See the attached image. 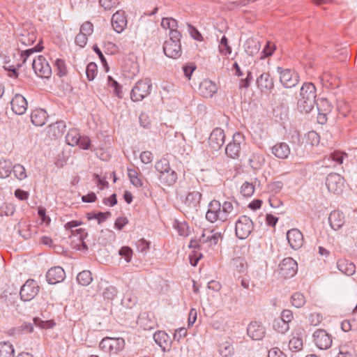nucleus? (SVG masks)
I'll return each instance as SVG.
<instances>
[{"mask_svg": "<svg viewBox=\"0 0 357 357\" xmlns=\"http://www.w3.org/2000/svg\"><path fill=\"white\" fill-rule=\"evenodd\" d=\"M107 84L109 86L113 88V93L119 98L123 97L121 91V86L114 80L112 76L107 77Z\"/></svg>", "mask_w": 357, "mask_h": 357, "instance_id": "obj_42", "label": "nucleus"}, {"mask_svg": "<svg viewBox=\"0 0 357 357\" xmlns=\"http://www.w3.org/2000/svg\"><path fill=\"white\" fill-rule=\"evenodd\" d=\"M150 243L146 241L144 238L139 239L136 243V246L138 251L141 252H146L149 248Z\"/></svg>", "mask_w": 357, "mask_h": 357, "instance_id": "obj_64", "label": "nucleus"}, {"mask_svg": "<svg viewBox=\"0 0 357 357\" xmlns=\"http://www.w3.org/2000/svg\"><path fill=\"white\" fill-rule=\"evenodd\" d=\"M254 225L252 220L247 215H241L235 224V232L240 239H245L253 230Z\"/></svg>", "mask_w": 357, "mask_h": 357, "instance_id": "obj_4", "label": "nucleus"}, {"mask_svg": "<svg viewBox=\"0 0 357 357\" xmlns=\"http://www.w3.org/2000/svg\"><path fill=\"white\" fill-rule=\"evenodd\" d=\"M291 299L292 305L297 308L301 307L305 303V298L303 294L300 292L293 294Z\"/></svg>", "mask_w": 357, "mask_h": 357, "instance_id": "obj_43", "label": "nucleus"}, {"mask_svg": "<svg viewBox=\"0 0 357 357\" xmlns=\"http://www.w3.org/2000/svg\"><path fill=\"white\" fill-rule=\"evenodd\" d=\"M244 137L240 132H236L233 135L232 142L229 143L225 148V153L228 157L237 159L240 156L241 144Z\"/></svg>", "mask_w": 357, "mask_h": 357, "instance_id": "obj_7", "label": "nucleus"}, {"mask_svg": "<svg viewBox=\"0 0 357 357\" xmlns=\"http://www.w3.org/2000/svg\"><path fill=\"white\" fill-rule=\"evenodd\" d=\"M99 2L105 10H111L119 4V0H99Z\"/></svg>", "mask_w": 357, "mask_h": 357, "instance_id": "obj_60", "label": "nucleus"}, {"mask_svg": "<svg viewBox=\"0 0 357 357\" xmlns=\"http://www.w3.org/2000/svg\"><path fill=\"white\" fill-rule=\"evenodd\" d=\"M220 220L226 221L229 216H234L236 212L234 208V203L231 201H225L222 205L220 204Z\"/></svg>", "mask_w": 357, "mask_h": 357, "instance_id": "obj_28", "label": "nucleus"}, {"mask_svg": "<svg viewBox=\"0 0 357 357\" xmlns=\"http://www.w3.org/2000/svg\"><path fill=\"white\" fill-rule=\"evenodd\" d=\"M316 88L314 84L305 82L303 84L300 91V97L298 100L297 107L301 112H310L316 102Z\"/></svg>", "mask_w": 357, "mask_h": 357, "instance_id": "obj_1", "label": "nucleus"}, {"mask_svg": "<svg viewBox=\"0 0 357 357\" xmlns=\"http://www.w3.org/2000/svg\"><path fill=\"white\" fill-rule=\"evenodd\" d=\"M155 168L156 171L159 172V174H162L167 171V169H170L169 160L166 158H161L160 160L156 162Z\"/></svg>", "mask_w": 357, "mask_h": 357, "instance_id": "obj_51", "label": "nucleus"}, {"mask_svg": "<svg viewBox=\"0 0 357 357\" xmlns=\"http://www.w3.org/2000/svg\"><path fill=\"white\" fill-rule=\"evenodd\" d=\"M65 122L63 121H59L48 126L47 134L50 137L57 139L62 136L65 131Z\"/></svg>", "mask_w": 357, "mask_h": 357, "instance_id": "obj_27", "label": "nucleus"}, {"mask_svg": "<svg viewBox=\"0 0 357 357\" xmlns=\"http://www.w3.org/2000/svg\"><path fill=\"white\" fill-rule=\"evenodd\" d=\"M98 73V67L97 65L91 62L86 66V75L89 81H92L94 79Z\"/></svg>", "mask_w": 357, "mask_h": 357, "instance_id": "obj_52", "label": "nucleus"}, {"mask_svg": "<svg viewBox=\"0 0 357 357\" xmlns=\"http://www.w3.org/2000/svg\"><path fill=\"white\" fill-rule=\"evenodd\" d=\"M326 185L329 192L338 195L343 190L344 178L339 174L331 173L326 177Z\"/></svg>", "mask_w": 357, "mask_h": 357, "instance_id": "obj_10", "label": "nucleus"}, {"mask_svg": "<svg viewBox=\"0 0 357 357\" xmlns=\"http://www.w3.org/2000/svg\"><path fill=\"white\" fill-rule=\"evenodd\" d=\"M273 327L275 331L280 333H285L287 331H289V324L280 321L279 319L275 320L273 324Z\"/></svg>", "mask_w": 357, "mask_h": 357, "instance_id": "obj_55", "label": "nucleus"}, {"mask_svg": "<svg viewBox=\"0 0 357 357\" xmlns=\"http://www.w3.org/2000/svg\"><path fill=\"white\" fill-rule=\"evenodd\" d=\"M188 31L190 36L196 40L201 41L203 38L199 31L193 26L190 24H188Z\"/></svg>", "mask_w": 357, "mask_h": 357, "instance_id": "obj_63", "label": "nucleus"}, {"mask_svg": "<svg viewBox=\"0 0 357 357\" xmlns=\"http://www.w3.org/2000/svg\"><path fill=\"white\" fill-rule=\"evenodd\" d=\"M15 211V206L12 203H3L0 206V213L6 216H11Z\"/></svg>", "mask_w": 357, "mask_h": 357, "instance_id": "obj_50", "label": "nucleus"}, {"mask_svg": "<svg viewBox=\"0 0 357 357\" xmlns=\"http://www.w3.org/2000/svg\"><path fill=\"white\" fill-rule=\"evenodd\" d=\"M297 271V262L291 257L284 258L279 264V274L284 278H292Z\"/></svg>", "mask_w": 357, "mask_h": 357, "instance_id": "obj_8", "label": "nucleus"}, {"mask_svg": "<svg viewBox=\"0 0 357 357\" xmlns=\"http://www.w3.org/2000/svg\"><path fill=\"white\" fill-rule=\"evenodd\" d=\"M159 180L160 183L167 186H171L174 185L177 180L176 172L172 169H167V171L159 174Z\"/></svg>", "mask_w": 357, "mask_h": 357, "instance_id": "obj_30", "label": "nucleus"}, {"mask_svg": "<svg viewBox=\"0 0 357 357\" xmlns=\"http://www.w3.org/2000/svg\"><path fill=\"white\" fill-rule=\"evenodd\" d=\"M202 194L197 191L189 192L186 196L185 204L190 209L197 210L199 205Z\"/></svg>", "mask_w": 357, "mask_h": 357, "instance_id": "obj_31", "label": "nucleus"}, {"mask_svg": "<svg viewBox=\"0 0 357 357\" xmlns=\"http://www.w3.org/2000/svg\"><path fill=\"white\" fill-rule=\"evenodd\" d=\"M255 191L254 185L245 182L241 186V192L244 197H250Z\"/></svg>", "mask_w": 357, "mask_h": 357, "instance_id": "obj_56", "label": "nucleus"}, {"mask_svg": "<svg viewBox=\"0 0 357 357\" xmlns=\"http://www.w3.org/2000/svg\"><path fill=\"white\" fill-rule=\"evenodd\" d=\"M10 104L13 112L17 115L24 114L27 109V101L21 94H15Z\"/></svg>", "mask_w": 357, "mask_h": 357, "instance_id": "obj_14", "label": "nucleus"}, {"mask_svg": "<svg viewBox=\"0 0 357 357\" xmlns=\"http://www.w3.org/2000/svg\"><path fill=\"white\" fill-rule=\"evenodd\" d=\"M313 337L316 345L321 349H327L332 344L331 336L324 331H317Z\"/></svg>", "mask_w": 357, "mask_h": 357, "instance_id": "obj_17", "label": "nucleus"}, {"mask_svg": "<svg viewBox=\"0 0 357 357\" xmlns=\"http://www.w3.org/2000/svg\"><path fill=\"white\" fill-rule=\"evenodd\" d=\"M125 346V341L121 337H110L111 354H116L121 351Z\"/></svg>", "mask_w": 357, "mask_h": 357, "instance_id": "obj_36", "label": "nucleus"}, {"mask_svg": "<svg viewBox=\"0 0 357 357\" xmlns=\"http://www.w3.org/2000/svg\"><path fill=\"white\" fill-rule=\"evenodd\" d=\"M289 349L297 351L303 348V340L298 336H294L289 342Z\"/></svg>", "mask_w": 357, "mask_h": 357, "instance_id": "obj_45", "label": "nucleus"}, {"mask_svg": "<svg viewBox=\"0 0 357 357\" xmlns=\"http://www.w3.org/2000/svg\"><path fill=\"white\" fill-rule=\"evenodd\" d=\"M287 239L290 247L295 250L300 249L304 242L303 234L296 228L287 231Z\"/></svg>", "mask_w": 357, "mask_h": 357, "instance_id": "obj_12", "label": "nucleus"}, {"mask_svg": "<svg viewBox=\"0 0 357 357\" xmlns=\"http://www.w3.org/2000/svg\"><path fill=\"white\" fill-rule=\"evenodd\" d=\"M15 350L9 342H0V357H13Z\"/></svg>", "mask_w": 357, "mask_h": 357, "instance_id": "obj_34", "label": "nucleus"}, {"mask_svg": "<svg viewBox=\"0 0 357 357\" xmlns=\"http://www.w3.org/2000/svg\"><path fill=\"white\" fill-rule=\"evenodd\" d=\"M330 226L334 230H338L344 223V216L340 211H332L328 217Z\"/></svg>", "mask_w": 357, "mask_h": 357, "instance_id": "obj_26", "label": "nucleus"}, {"mask_svg": "<svg viewBox=\"0 0 357 357\" xmlns=\"http://www.w3.org/2000/svg\"><path fill=\"white\" fill-rule=\"evenodd\" d=\"M247 333L254 340H261L265 335V328L257 321H252L247 328Z\"/></svg>", "mask_w": 357, "mask_h": 357, "instance_id": "obj_16", "label": "nucleus"}, {"mask_svg": "<svg viewBox=\"0 0 357 357\" xmlns=\"http://www.w3.org/2000/svg\"><path fill=\"white\" fill-rule=\"evenodd\" d=\"M217 90L216 84L208 79L203 80L199 84V92L204 98H211Z\"/></svg>", "mask_w": 357, "mask_h": 357, "instance_id": "obj_22", "label": "nucleus"}, {"mask_svg": "<svg viewBox=\"0 0 357 357\" xmlns=\"http://www.w3.org/2000/svg\"><path fill=\"white\" fill-rule=\"evenodd\" d=\"M111 216V213L109 211L107 212H98V213H89L86 215V218L89 220H97L98 223L100 224L102 222L105 221L108 218Z\"/></svg>", "mask_w": 357, "mask_h": 357, "instance_id": "obj_37", "label": "nucleus"}, {"mask_svg": "<svg viewBox=\"0 0 357 357\" xmlns=\"http://www.w3.org/2000/svg\"><path fill=\"white\" fill-rule=\"evenodd\" d=\"M91 273L89 271H83L77 276V280L79 284L87 286L92 282Z\"/></svg>", "mask_w": 357, "mask_h": 357, "instance_id": "obj_40", "label": "nucleus"}, {"mask_svg": "<svg viewBox=\"0 0 357 357\" xmlns=\"http://www.w3.org/2000/svg\"><path fill=\"white\" fill-rule=\"evenodd\" d=\"M119 255L124 258L127 263H129L132 259V250L128 246H123L119 250Z\"/></svg>", "mask_w": 357, "mask_h": 357, "instance_id": "obj_53", "label": "nucleus"}, {"mask_svg": "<svg viewBox=\"0 0 357 357\" xmlns=\"http://www.w3.org/2000/svg\"><path fill=\"white\" fill-rule=\"evenodd\" d=\"M32 67L36 75L41 78H49L52 75V68L43 56L33 59Z\"/></svg>", "mask_w": 357, "mask_h": 357, "instance_id": "obj_6", "label": "nucleus"}, {"mask_svg": "<svg viewBox=\"0 0 357 357\" xmlns=\"http://www.w3.org/2000/svg\"><path fill=\"white\" fill-rule=\"evenodd\" d=\"M39 286L34 280H28L21 287L20 295L22 300L29 301L38 294Z\"/></svg>", "mask_w": 357, "mask_h": 357, "instance_id": "obj_9", "label": "nucleus"}, {"mask_svg": "<svg viewBox=\"0 0 357 357\" xmlns=\"http://www.w3.org/2000/svg\"><path fill=\"white\" fill-rule=\"evenodd\" d=\"M128 175L131 183L137 188L142 187V181L138 177V173L135 169L128 168Z\"/></svg>", "mask_w": 357, "mask_h": 357, "instance_id": "obj_44", "label": "nucleus"}, {"mask_svg": "<svg viewBox=\"0 0 357 357\" xmlns=\"http://www.w3.org/2000/svg\"><path fill=\"white\" fill-rule=\"evenodd\" d=\"M12 172H13L15 177L20 181H22L27 177L24 167L20 164H15L13 165Z\"/></svg>", "mask_w": 357, "mask_h": 357, "instance_id": "obj_41", "label": "nucleus"}, {"mask_svg": "<svg viewBox=\"0 0 357 357\" xmlns=\"http://www.w3.org/2000/svg\"><path fill=\"white\" fill-rule=\"evenodd\" d=\"M218 352L222 357H229L233 353V347L229 342H224L219 346Z\"/></svg>", "mask_w": 357, "mask_h": 357, "instance_id": "obj_48", "label": "nucleus"}, {"mask_svg": "<svg viewBox=\"0 0 357 357\" xmlns=\"http://www.w3.org/2000/svg\"><path fill=\"white\" fill-rule=\"evenodd\" d=\"M277 73L280 75V82L285 88H292L299 82V76L295 71L278 66Z\"/></svg>", "mask_w": 357, "mask_h": 357, "instance_id": "obj_5", "label": "nucleus"}, {"mask_svg": "<svg viewBox=\"0 0 357 357\" xmlns=\"http://www.w3.org/2000/svg\"><path fill=\"white\" fill-rule=\"evenodd\" d=\"M93 32V25L91 22L87 21L83 23L80 27V33L86 36H91Z\"/></svg>", "mask_w": 357, "mask_h": 357, "instance_id": "obj_59", "label": "nucleus"}, {"mask_svg": "<svg viewBox=\"0 0 357 357\" xmlns=\"http://www.w3.org/2000/svg\"><path fill=\"white\" fill-rule=\"evenodd\" d=\"M222 233L215 230L204 231L199 241L201 243H208L209 246L218 244L220 239L222 238Z\"/></svg>", "mask_w": 357, "mask_h": 357, "instance_id": "obj_18", "label": "nucleus"}, {"mask_svg": "<svg viewBox=\"0 0 357 357\" xmlns=\"http://www.w3.org/2000/svg\"><path fill=\"white\" fill-rule=\"evenodd\" d=\"M117 293L118 291L116 287L109 286L105 289L103 296L106 299L112 300L116 297Z\"/></svg>", "mask_w": 357, "mask_h": 357, "instance_id": "obj_58", "label": "nucleus"}, {"mask_svg": "<svg viewBox=\"0 0 357 357\" xmlns=\"http://www.w3.org/2000/svg\"><path fill=\"white\" fill-rule=\"evenodd\" d=\"M54 63L58 70L57 75L61 77L66 75L68 71L65 61L63 59H57Z\"/></svg>", "mask_w": 357, "mask_h": 357, "instance_id": "obj_54", "label": "nucleus"}, {"mask_svg": "<svg viewBox=\"0 0 357 357\" xmlns=\"http://www.w3.org/2000/svg\"><path fill=\"white\" fill-rule=\"evenodd\" d=\"M162 28L169 29V35L173 31H178L177 30L178 24L177 21L172 17H163L161 22Z\"/></svg>", "mask_w": 357, "mask_h": 357, "instance_id": "obj_38", "label": "nucleus"}, {"mask_svg": "<svg viewBox=\"0 0 357 357\" xmlns=\"http://www.w3.org/2000/svg\"><path fill=\"white\" fill-rule=\"evenodd\" d=\"M18 40L24 45H32L36 40V29L29 26L28 29H23L18 36Z\"/></svg>", "mask_w": 357, "mask_h": 357, "instance_id": "obj_20", "label": "nucleus"}, {"mask_svg": "<svg viewBox=\"0 0 357 357\" xmlns=\"http://www.w3.org/2000/svg\"><path fill=\"white\" fill-rule=\"evenodd\" d=\"M112 25L114 31L119 33L124 30L127 25V20L124 11L119 10L112 15Z\"/></svg>", "mask_w": 357, "mask_h": 357, "instance_id": "obj_21", "label": "nucleus"}, {"mask_svg": "<svg viewBox=\"0 0 357 357\" xmlns=\"http://www.w3.org/2000/svg\"><path fill=\"white\" fill-rule=\"evenodd\" d=\"M219 51L223 55H229L231 53V47L228 44V39L223 36L219 44Z\"/></svg>", "mask_w": 357, "mask_h": 357, "instance_id": "obj_46", "label": "nucleus"}, {"mask_svg": "<svg viewBox=\"0 0 357 357\" xmlns=\"http://www.w3.org/2000/svg\"><path fill=\"white\" fill-rule=\"evenodd\" d=\"M47 113L43 109H36L31 112V121L36 126H43L47 121Z\"/></svg>", "mask_w": 357, "mask_h": 357, "instance_id": "obj_29", "label": "nucleus"}, {"mask_svg": "<svg viewBox=\"0 0 357 357\" xmlns=\"http://www.w3.org/2000/svg\"><path fill=\"white\" fill-rule=\"evenodd\" d=\"M271 153L278 158L286 159L290 154V148L285 142H278L271 148Z\"/></svg>", "mask_w": 357, "mask_h": 357, "instance_id": "obj_25", "label": "nucleus"}, {"mask_svg": "<svg viewBox=\"0 0 357 357\" xmlns=\"http://www.w3.org/2000/svg\"><path fill=\"white\" fill-rule=\"evenodd\" d=\"M181 37V34L179 31H173L169 34V39L166 40L163 45V51L167 56L173 59L181 56L182 53Z\"/></svg>", "mask_w": 357, "mask_h": 357, "instance_id": "obj_2", "label": "nucleus"}, {"mask_svg": "<svg viewBox=\"0 0 357 357\" xmlns=\"http://www.w3.org/2000/svg\"><path fill=\"white\" fill-rule=\"evenodd\" d=\"M13 163L9 160H0V178H6L10 176L12 172Z\"/></svg>", "mask_w": 357, "mask_h": 357, "instance_id": "obj_33", "label": "nucleus"}, {"mask_svg": "<svg viewBox=\"0 0 357 357\" xmlns=\"http://www.w3.org/2000/svg\"><path fill=\"white\" fill-rule=\"evenodd\" d=\"M336 357H355V352L349 345H341L340 347L339 354Z\"/></svg>", "mask_w": 357, "mask_h": 357, "instance_id": "obj_49", "label": "nucleus"}, {"mask_svg": "<svg viewBox=\"0 0 357 357\" xmlns=\"http://www.w3.org/2000/svg\"><path fill=\"white\" fill-rule=\"evenodd\" d=\"M220 202L218 200L211 201L206 213V220L212 223L220 220Z\"/></svg>", "mask_w": 357, "mask_h": 357, "instance_id": "obj_19", "label": "nucleus"}, {"mask_svg": "<svg viewBox=\"0 0 357 357\" xmlns=\"http://www.w3.org/2000/svg\"><path fill=\"white\" fill-rule=\"evenodd\" d=\"M338 269L347 275H352L356 271V266L347 260L339 261L337 264Z\"/></svg>", "mask_w": 357, "mask_h": 357, "instance_id": "obj_32", "label": "nucleus"}, {"mask_svg": "<svg viewBox=\"0 0 357 357\" xmlns=\"http://www.w3.org/2000/svg\"><path fill=\"white\" fill-rule=\"evenodd\" d=\"M250 166L254 169H259L262 165V160L259 155H253L248 160Z\"/></svg>", "mask_w": 357, "mask_h": 357, "instance_id": "obj_57", "label": "nucleus"}, {"mask_svg": "<svg viewBox=\"0 0 357 357\" xmlns=\"http://www.w3.org/2000/svg\"><path fill=\"white\" fill-rule=\"evenodd\" d=\"M224 130L220 128L213 129L208 137V146L213 151H218L225 143Z\"/></svg>", "mask_w": 357, "mask_h": 357, "instance_id": "obj_11", "label": "nucleus"}, {"mask_svg": "<svg viewBox=\"0 0 357 357\" xmlns=\"http://www.w3.org/2000/svg\"><path fill=\"white\" fill-rule=\"evenodd\" d=\"M33 331V326L31 323H24L20 327L13 328L9 331L11 335H20L21 333H31Z\"/></svg>", "mask_w": 357, "mask_h": 357, "instance_id": "obj_39", "label": "nucleus"}, {"mask_svg": "<svg viewBox=\"0 0 357 357\" xmlns=\"http://www.w3.org/2000/svg\"><path fill=\"white\" fill-rule=\"evenodd\" d=\"M79 140L80 135L76 129L70 130L66 136V143L72 146H76L79 144Z\"/></svg>", "mask_w": 357, "mask_h": 357, "instance_id": "obj_35", "label": "nucleus"}, {"mask_svg": "<svg viewBox=\"0 0 357 357\" xmlns=\"http://www.w3.org/2000/svg\"><path fill=\"white\" fill-rule=\"evenodd\" d=\"M154 341L158 344L163 351H169L171 339L165 331H158L153 335Z\"/></svg>", "mask_w": 357, "mask_h": 357, "instance_id": "obj_24", "label": "nucleus"}, {"mask_svg": "<svg viewBox=\"0 0 357 357\" xmlns=\"http://www.w3.org/2000/svg\"><path fill=\"white\" fill-rule=\"evenodd\" d=\"M33 323L41 328H50L53 326L52 321H43L37 317L33 319Z\"/></svg>", "mask_w": 357, "mask_h": 357, "instance_id": "obj_62", "label": "nucleus"}, {"mask_svg": "<svg viewBox=\"0 0 357 357\" xmlns=\"http://www.w3.org/2000/svg\"><path fill=\"white\" fill-rule=\"evenodd\" d=\"M22 66V63H17L16 66L10 65L4 66L6 70L8 72V75L13 78H17L18 77L17 68Z\"/></svg>", "mask_w": 357, "mask_h": 357, "instance_id": "obj_61", "label": "nucleus"}, {"mask_svg": "<svg viewBox=\"0 0 357 357\" xmlns=\"http://www.w3.org/2000/svg\"><path fill=\"white\" fill-rule=\"evenodd\" d=\"M43 47L40 44H38L34 47L26 50L25 51H22L20 54V57L22 60V63H25L28 58L32 54L33 52H38L43 50Z\"/></svg>", "mask_w": 357, "mask_h": 357, "instance_id": "obj_47", "label": "nucleus"}, {"mask_svg": "<svg viewBox=\"0 0 357 357\" xmlns=\"http://www.w3.org/2000/svg\"><path fill=\"white\" fill-rule=\"evenodd\" d=\"M152 84L150 79L138 81L130 92V98L132 101L137 102L142 100L148 96L151 91Z\"/></svg>", "mask_w": 357, "mask_h": 357, "instance_id": "obj_3", "label": "nucleus"}, {"mask_svg": "<svg viewBox=\"0 0 357 357\" xmlns=\"http://www.w3.org/2000/svg\"><path fill=\"white\" fill-rule=\"evenodd\" d=\"M257 87L264 93H270L274 89V81L268 73H263L257 79Z\"/></svg>", "mask_w": 357, "mask_h": 357, "instance_id": "obj_13", "label": "nucleus"}, {"mask_svg": "<svg viewBox=\"0 0 357 357\" xmlns=\"http://www.w3.org/2000/svg\"><path fill=\"white\" fill-rule=\"evenodd\" d=\"M65 277V271L61 266L51 268L46 273L47 281L51 284L62 282Z\"/></svg>", "mask_w": 357, "mask_h": 357, "instance_id": "obj_15", "label": "nucleus"}, {"mask_svg": "<svg viewBox=\"0 0 357 357\" xmlns=\"http://www.w3.org/2000/svg\"><path fill=\"white\" fill-rule=\"evenodd\" d=\"M348 155L342 151H334L333 152L331 153L328 156H326L322 162L323 166L325 167H330V162H334L335 164H342L344 158H347Z\"/></svg>", "mask_w": 357, "mask_h": 357, "instance_id": "obj_23", "label": "nucleus"}]
</instances>
